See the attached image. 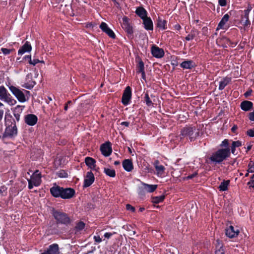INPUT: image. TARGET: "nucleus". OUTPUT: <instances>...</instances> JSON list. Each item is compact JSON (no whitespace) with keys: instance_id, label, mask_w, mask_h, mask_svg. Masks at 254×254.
Returning a JSON list of instances; mask_svg holds the SVG:
<instances>
[{"instance_id":"nucleus-1","label":"nucleus","mask_w":254,"mask_h":254,"mask_svg":"<svg viewBox=\"0 0 254 254\" xmlns=\"http://www.w3.org/2000/svg\"><path fill=\"white\" fill-rule=\"evenodd\" d=\"M4 122L5 128L1 136L2 139L5 138H13L16 137L18 134V129L15 120L9 111L5 112Z\"/></svg>"},{"instance_id":"nucleus-2","label":"nucleus","mask_w":254,"mask_h":254,"mask_svg":"<svg viewBox=\"0 0 254 254\" xmlns=\"http://www.w3.org/2000/svg\"><path fill=\"white\" fill-rule=\"evenodd\" d=\"M230 156V148H220L212 153L209 157L208 164L217 165L221 164Z\"/></svg>"},{"instance_id":"nucleus-3","label":"nucleus","mask_w":254,"mask_h":254,"mask_svg":"<svg viewBox=\"0 0 254 254\" xmlns=\"http://www.w3.org/2000/svg\"><path fill=\"white\" fill-rule=\"evenodd\" d=\"M51 214L56 221V224L63 225L66 226L69 225L72 220L69 215L62 210L56 209L52 208Z\"/></svg>"},{"instance_id":"nucleus-4","label":"nucleus","mask_w":254,"mask_h":254,"mask_svg":"<svg viewBox=\"0 0 254 254\" xmlns=\"http://www.w3.org/2000/svg\"><path fill=\"white\" fill-rule=\"evenodd\" d=\"M199 135L198 129L196 131V128L194 126H186L181 130L180 134V138H189L190 141H193L196 139L197 137Z\"/></svg>"},{"instance_id":"nucleus-5","label":"nucleus","mask_w":254,"mask_h":254,"mask_svg":"<svg viewBox=\"0 0 254 254\" xmlns=\"http://www.w3.org/2000/svg\"><path fill=\"white\" fill-rule=\"evenodd\" d=\"M0 100H3L11 105H15L17 102L3 85L0 86Z\"/></svg>"},{"instance_id":"nucleus-6","label":"nucleus","mask_w":254,"mask_h":254,"mask_svg":"<svg viewBox=\"0 0 254 254\" xmlns=\"http://www.w3.org/2000/svg\"><path fill=\"white\" fill-rule=\"evenodd\" d=\"M122 26L126 32L128 38L132 39L134 38L133 27L129 22V19L126 16L123 18Z\"/></svg>"},{"instance_id":"nucleus-7","label":"nucleus","mask_w":254,"mask_h":254,"mask_svg":"<svg viewBox=\"0 0 254 254\" xmlns=\"http://www.w3.org/2000/svg\"><path fill=\"white\" fill-rule=\"evenodd\" d=\"M132 96L131 88L130 86H127L124 91L122 103L124 106H127L131 102Z\"/></svg>"},{"instance_id":"nucleus-8","label":"nucleus","mask_w":254,"mask_h":254,"mask_svg":"<svg viewBox=\"0 0 254 254\" xmlns=\"http://www.w3.org/2000/svg\"><path fill=\"white\" fill-rule=\"evenodd\" d=\"M9 89L20 102L23 103L26 101L24 93L19 89L11 85L9 86Z\"/></svg>"},{"instance_id":"nucleus-9","label":"nucleus","mask_w":254,"mask_h":254,"mask_svg":"<svg viewBox=\"0 0 254 254\" xmlns=\"http://www.w3.org/2000/svg\"><path fill=\"white\" fill-rule=\"evenodd\" d=\"M75 194V191L73 189L63 187L60 197L64 199H69L74 197Z\"/></svg>"},{"instance_id":"nucleus-10","label":"nucleus","mask_w":254,"mask_h":254,"mask_svg":"<svg viewBox=\"0 0 254 254\" xmlns=\"http://www.w3.org/2000/svg\"><path fill=\"white\" fill-rule=\"evenodd\" d=\"M151 53L153 57L161 59L164 56L165 52L162 48L158 47L156 45H153L151 47Z\"/></svg>"},{"instance_id":"nucleus-11","label":"nucleus","mask_w":254,"mask_h":254,"mask_svg":"<svg viewBox=\"0 0 254 254\" xmlns=\"http://www.w3.org/2000/svg\"><path fill=\"white\" fill-rule=\"evenodd\" d=\"M100 151L102 154L105 157L109 156L112 152L111 143L109 141L106 142L101 144Z\"/></svg>"},{"instance_id":"nucleus-12","label":"nucleus","mask_w":254,"mask_h":254,"mask_svg":"<svg viewBox=\"0 0 254 254\" xmlns=\"http://www.w3.org/2000/svg\"><path fill=\"white\" fill-rule=\"evenodd\" d=\"M95 177L91 171L87 172L85 177L83 187L86 188L90 187L94 182Z\"/></svg>"},{"instance_id":"nucleus-13","label":"nucleus","mask_w":254,"mask_h":254,"mask_svg":"<svg viewBox=\"0 0 254 254\" xmlns=\"http://www.w3.org/2000/svg\"><path fill=\"white\" fill-rule=\"evenodd\" d=\"M100 28L102 30V31L105 32L108 36L112 39H115L116 37V34L114 32V31L109 27L108 24L104 22H102L100 25Z\"/></svg>"},{"instance_id":"nucleus-14","label":"nucleus","mask_w":254,"mask_h":254,"mask_svg":"<svg viewBox=\"0 0 254 254\" xmlns=\"http://www.w3.org/2000/svg\"><path fill=\"white\" fill-rule=\"evenodd\" d=\"M42 175L38 170H36L29 180L33 183L35 187H38L41 183Z\"/></svg>"},{"instance_id":"nucleus-15","label":"nucleus","mask_w":254,"mask_h":254,"mask_svg":"<svg viewBox=\"0 0 254 254\" xmlns=\"http://www.w3.org/2000/svg\"><path fill=\"white\" fill-rule=\"evenodd\" d=\"M24 121L27 125L33 126L37 123L38 118L34 114H28L25 116Z\"/></svg>"},{"instance_id":"nucleus-16","label":"nucleus","mask_w":254,"mask_h":254,"mask_svg":"<svg viewBox=\"0 0 254 254\" xmlns=\"http://www.w3.org/2000/svg\"><path fill=\"white\" fill-rule=\"evenodd\" d=\"M63 187H61L56 184L50 189L51 195L54 197H60Z\"/></svg>"},{"instance_id":"nucleus-17","label":"nucleus","mask_w":254,"mask_h":254,"mask_svg":"<svg viewBox=\"0 0 254 254\" xmlns=\"http://www.w3.org/2000/svg\"><path fill=\"white\" fill-rule=\"evenodd\" d=\"M154 166L156 171L158 177H162L164 175L165 168L162 165L160 164L158 160H156L154 163Z\"/></svg>"},{"instance_id":"nucleus-18","label":"nucleus","mask_w":254,"mask_h":254,"mask_svg":"<svg viewBox=\"0 0 254 254\" xmlns=\"http://www.w3.org/2000/svg\"><path fill=\"white\" fill-rule=\"evenodd\" d=\"M59 248L57 244H53L49 246L41 254H59Z\"/></svg>"},{"instance_id":"nucleus-19","label":"nucleus","mask_w":254,"mask_h":254,"mask_svg":"<svg viewBox=\"0 0 254 254\" xmlns=\"http://www.w3.org/2000/svg\"><path fill=\"white\" fill-rule=\"evenodd\" d=\"M142 23L145 30L147 31H153V23L152 19L150 17H147L144 19H143Z\"/></svg>"},{"instance_id":"nucleus-20","label":"nucleus","mask_w":254,"mask_h":254,"mask_svg":"<svg viewBox=\"0 0 254 254\" xmlns=\"http://www.w3.org/2000/svg\"><path fill=\"white\" fill-rule=\"evenodd\" d=\"M180 66L183 69H191L196 67V64L192 60H185L180 64Z\"/></svg>"},{"instance_id":"nucleus-21","label":"nucleus","mask_w":254,"mask_h":254,"mask_svg":"<svg viewBox=\"0 0 254 254\" xmlns=\"http://www.w3.org/2000/svg\"><path fill=\"white\" fill-rule=\"evenodd\" d=\"M254 106V104L252 102L245 100L242 101L240 104L241 109L245 112L250 111L253 109Z\"/></svg>"},{"instance_id":"nucleus-22","label":"nucleus","mask_w":254,"mask_h":254,"mask_svg":"<svg viewBox=\"0 0 254 254\" xmlns=\"http://www.w3.org/2000/svg\"><path fill=\"white\" fill-rule=\"evenodd\" d=\"M239 233L238 230L235 231L234 228L232 226H230L225 230L226 235L230 238L236 237Z\"/></svg>"},{"instance_id":"nucleus-23","label":"nucleus","mask_w":254,"mask_h":254,"mask_svg":"<svg viewBox=\"0 0 254 254\" xmlns=\"http://www.w3.org/2000/svg\"><path fill=\"white\" fill-rule=\"evenodd\" d=\"M167 21L163 19L161 17L158 16L156 19V25L159 29L164 30L167 29Z\"/></svg>"},{"instance_id":"nucleus-24","label":"nucleus","mask_w":254,"mask_h":254,"mask_svg":"<svg viewBox=\"0 0 254 254\" xmlns=\"http://www.w3.org/2000/svg\"><path fill=\"white\" fill-rule=\"evenodd\" d=\"M215 254H226L223 244L219 239L216 241Z\"/></svg>"},{"instance_id":"nucleus-25","label":"nucleus","mask_w":254,"mask_h":254,"mask_svg":"<svg viewBox=\"0 0 254 254\" xmlns=\"http://www.w3.org/2000/svg\"><path fill=\"white\" fill-rule=\"evenodd\" d=\"M230 15L228 13L225 14L218 23L216 30L218 31L219 29H225L226 28L224 27V26L225 24L228 21Z\"/></svg>"},{"instance_id":"nucleus-26","label":"nucleus","mask_w":254,"mask_h":254,"mask_svg":"<svg viewBox=\"0 0 254 254\" xmlns=\"http://www.w3.org/2000/svg\"><path fill=\"white\" fill-rule=\"evenodd\" d=\"M135 13L139 16L142 20L147 16V11L142 6H138L136 8L135 11Z\"/></svg>"},{"instance_id":"nucleus-27","label":"nucleus","mask_w":254,"mask_h":254,"mask_svg":"<svg viewBox=\"0 0 254 254\" xmlns=\"http://www.w3.org/2000/svg\"><path fill=\"white\" fill-rule=\"evenodd\" d=\"M123 167L126 171L131 172L133 169V165L131 160L125 159L122 163Z\"/></svg>"},{"instance_id":"nucleus-28","label":"nucleus","mask_w":254,"mask_h":254,"mask_svg":"<svg viewBox=\"0 0 254 254\" xmlns=\"http://www.w3.org/2000/svg\"><path fill=\"white\" fill-rule=\"evenodd\" d=\"M32 47L29 42L26 41L25 44L19 49L18 55H22L25 52H29L31 51Z\"/></svg>"},{"instance_id":"nucleus-29","label":"nucleus","mask_w":254,"mask_h":254,"mask_svg":"<svg viewBox=\"0 0 254 254\" xmlns=\"http://www.w3.org/2000/svg\"><path fill=\"white\" fill-rule=\"evenodd\" d=\"M85 163L91 169L95 170L96 160L90 157H86L85 158Z\"/></svg>"},{"instance_id":"nucleus-30","label":"nucleus","mask_w":254,"mask_h":254,"mask_svg":"<svg viewBox=\"0 0 254 254\" xmlns=\"http://www.w3.org/2000/svg\"><path fill=\"white\" fill-rule=\"evenodd\" d=\"M231 78L228 77H224L220 82L219 90H222L231 82Z\"/></svg>"},{"instance_id":"nucleus-31","label":"nucleus","mask_w":254,"mask_h":254,"mask_svg":"<svg viewBox=\"0 0 254 254\" xmlns=\"http://www.w3.org/2000/svg\"><path fill=\"white\" fill-rule=\"evenodd\" d=\"M230 180H224L218 187L220 191H224L228 190V187L230 184Z\"/></svg>"},{"instance_id":"nucleus-32","label":"nucleus","mask_w":254,"mask_h":254,"mask_svg":"<svg viewBox=\"0 0 254 254\" xmlns=\"http://www.w3.org/2000/svg\"><path fill=\"white\" fill-rule=\"evenodd\" d=\"M85 224L83 221H80L79 222H77L74 228L75 234H76L77 233L83 230L85 228Z\"/></svg>"},{"instance_id":"nucleus-33","label":"nucleus","mask_w":254,"mask_h":254,"mask_svg":"<svg viewBox=\"0 0 254 254\" xmlns=\"http://www.w3.org/2000/svg\"><path fill=\"white\" fill-rule=\"evenodd\" d=\"M144 185V189L146 190L147 192H152L155 190L157 188L156 185H148L143 183Z\"/></svg>"},{"instance_id":"nucleus-34","label":"nucleus","mask_w":254,"mask_h":254,"mask_svg":"<svg viewBox=\"0 0 254 254\" xmlns=\"http://www.w3.org/2000/svg\"><path fill=\"white\" fill-rule=\"evenodd\" d=\"M144 64L141 59H139L138 63L136 65V73H140L144 71Z\"/></svg>"},{"instance_id":"nucleus-35","label":"nucleus","mask_w":254,"mask_h":254,"mask_svg":"<svg viewBox=\"0 0 254 254\" xmlns=\"http://www.w3.org/2000/svg\"><path fill=\"white\" fill-rule=\"evenodd\" d=\"M197 34H198V31L196 29H192L191 30L190 33L186 37L185 39L187 41H190L194 38Z\"/></svg>"},{"instance_id":"nucleus-36","label":"nucleus","mask_w":254,"mask_h":254,"mask_svg":"<svg viewBox=\"0 0 254 254\" xmlns=\"http://www.w3.org/2000/svg\"><path fill=\"white\" fill-rule=\"evenodd\" d=\"M143 99H144V102L145 103L146 106H147L148 107L153 106V103L152 101H151V100L150 99V98L149 96V94H148V92H146L144 94Z\"/></svg>"},{"instance_id":"nucleus-37","label":"nucleus","mask_w":254,"mask_h":254,"mask_svg":"<svg viewBox=\"0 0 254 254\" xmlns=\"http://www.w3.org/2000/svg\"><path fill=\"white\" fill-rule=\"evenodd\" d=\"M165 199V195H162L160 196H153L151 198V201L153 203L158 204L160 202L163 201Z\"/></svg>"},{"instance_id":"nucleus-38","label":"nucleus","mask_w":254,"mask_h":254,"mask_svg":"<svg viewBox=\"0 0 254 254\" xmlns=\"http://www.w3.org/2000/svg\"><path fill=\"white\" fill-rule=\"evenodd\" d=\"M104 173L108 176L110 177H115L116 176V171L114 169L110 168H104Z\"/></svg>"},{"instance_id":"nucleus-39","label":"nucleus","mask_w":254,"mask_h":254,"mask_svg":"<svg viewBox=\"0 0 254 254\" xmlns=\"http://www.w3.org/2000/svg\"><path fill=\"white\" fill-rule=\"evenodd\" d=\"M36 82L34 80H30L27 83H25L23 85H22V87L28 89H31L33 88V87L35 85Z\"/></svg>"},{"instance_id":"nucleus-40","label":"nucleus","mask_w":254,"mask_h":254,"mask_svg":"<svg viewBox=\"0 0 254 254\" xmlns=\"http://www.w3.org/2000/svg\"><path fill=\"white\" fill-rule=\"evenodd\" d=\"M24 108V106L17 105L12 110L13 113L21 114Z\"/></svg>"},{"instance_id":"nucleus-41","label":"nucleus","mask_w":254,"mask_h":254,"mask_svg":"<svg viewBox=\"0 0 254 254\" xmlns=\"http://www.w3.org/2000/svg\"><path fill=\"white\" fill-rule=\"evenodd\" d=\"M57 175L60 178H67L68 177L67 173L64 170H61L57 172Z\"/></svg>"},{"instance_id":"nucleus-42","label":"nucleus","mask_w":254,"mask_h":254,"mask_svg":"<svg viewBox=\"0 0 254 254\" xmlns=\"http://www.w3.org/2000/svg\"><path fill=\"white\" fill-rule=\"evenodd\" d=\"M241 20L242 21H244L243 25L245 27H249L251 25V22L249 20V16L247 18H243V16H241Z\"/></svg>"},{"instance_id":"nucleus-43","label":"nucleus","mask_w":254,"mask_h":254,"mask_svg":"<svg viewBox=\"0 0 254 254\" xmlns=\"http://www.w3.org/2000/svg\"><path fill=\"white\" fill-rule=\"evenodd\" d=\"M7 193V188L2 185L0 187V195H5Z\"/></svg>"},{"instance_id":"nucleus-44","label":"nucleus","mask_w":254,"mask_h":254,"mask_svg":"<svg viewBox=\"0 0 254 254\" xmlns=\"http://www.w3.org/2000/svg\"><path fill=\"white\" fill-rule=\"evenodd\" d=\"M221 147H224V148H230L229 146V140L227 139H225L223 140L221 143L220 144Z\"/></svg>"},{"instance_id":"nucleus-45","label":"nucleus","mask_w":254,"mask_h":254,"mask_svg":"<svg viewBox=\"0 0 254 254\" xmlns=\"http://www.w3.org/2000/svg\"><path fill=\"white\" fill-rule=\"evenodd\" d=\"M146 192H147V191L144 189V185L142 184V186L139 187L138 189V194L141 196H143L145 195Z\"/></svg>"},{"instance_id":"nucleus-46","label":"nucleus","mask_w":254,"mask_h":254,"mask_svg":"<svg viewBox=\"0 0 254 254\" xmlns=\"http://www.w3.org/2000/svg\"><path fill=\"white\" fill-rule=\"evenodd\" d=\"M248 172L250 173L254 172V162H251L248 165Z\"/></svg>"},{"instance_id":"nucleus-47","label":"nucleus","mask_w":254,"mask_h":254,"mask_svg":"<svg viewBox=\"0 0 254 254\" xmlns=\"http://www.w3.org/2000/svg\"><path fill=\"white\" fill-rule=\"evenodd\" d=\"M248 185L254 189V174L251 177V180L248 183Z\"/></svg>"},{"instance_id":"nucleus-48","label":"nucleus","mask_w":254,"mask_h":254,"mask_svg":"<svg viewBox=\"0 0 254 254\" xmlns=\"http://www.w3.org/2000/svg\"><path fill=\"white\" fill-rule=\"evenodd\" d=\"M126 209L128 211H130L132 212H134L135 210V207L132 206L129 204H127L126 205Z\"/></svg>"},{"instance_id":"nucleus-49","label":"nucleus","mask_w":254,"mask_h":254,"mask_svg":"<svg viewBox=\"0 0 254 254\" xmlns=\"http://www.w3.org/2000/svg\"><path fill=\"white\" fill-rule=\"evenodd\" d=\"M232 144L234 145L236 148L239 147L242 145V142L240 140L233 141Z\"/></svg>"},{"instance_id":"nucleus-50","label":"nucleus","mask_w":254,"mask_h":254,"mask_svg":"<svg viewBox=\"0 0 254 254\" xmlns=\"http://www.w3.org/2000/svg\"><path fill=\"white\" fill-rule=\"evenodd\" d=\"M1 50L2 52L3 53V54L5 55L9 54L12 51V50H11V49H8L4 48H1Z\"/></svg>"},{"instance_id":"nucleus-51","label":"nucleus","mask_w":254,"mask_h":254,"mask_svg":"<svg viewBox=\"0 0 254 254\" xmlns=\"http://www.w3.org/2000/svg\"><path fill=\"white\" fill-rule=\"evenodd\" d=\"M247 134L250 137H254V128L253 129H250L247 131Z\"/></svg>"},{"instance_id":"nucleus-52","label":"nucleus","mask_w":254,"mask_h":254,"mask_svg":"<svg viewBox=\"0 0 254 254\" xmlns=\"http://www.w3.org/2000/svg\"><path fill=\"white\" fill-rule=\"evenodd\" d=\"M40 63H44V62L43 61H40L38 59H33V60H31V63H29V64H32L34 66L37 64Z\"/></svg>"},{"instance_id":"nucleus-53","label":"nucleus","mask_w":254,"mask_h":254,"mask_svg":"<svg viewBox=\"0 0 254 254\" xmlns=\"http://www.w3.org/2000/svg\"><path fill=\"white\" fill-rule=\"evenodd\" d=\"M253 92V90L251 88H249L245 93L244 96L246 98H248L249 96H251Z\"/></svg>"},{"instance_id":"nucleus-54","label":"nucleus","mask_w":254,"mask_h":254,"mask_svg":"<svg viewBox=\"0 0 254 254\" xmlns=\"http://www.w3.org/2000/svg\"><path fill=\"white\" fill-rule=\"evenodd\" d=\"M94 241L97 243H100L102 242V239L100 238L99 236H94Z\"/></svg>"},{"instance_id":"nucleus-55","label":"nucleus","mask_w":254,"mask_h":254,"mask_svg":"<svg viewBox=\"0 0 254 254\" xmlns=\"http://www.w3.org/2000/svg\"><path fill=\"white\" fill-rule=\"evenodd\" d=\"M218 3L221 6H225L227 5L226 0H218Z\"/></svg>"},{"instance_id":"nucleus-56","label":"nucleus","mask_w":254,"mask_h":254,"mask_svg":"<svg viewBox=\"0 0 254 254\" xmlns=\"http://www.w3.org/2000/svg\"><path fill=\"white\" fill-rule=\"evenodd\" d=\"M27 181H28V189L29 190L32 189L33 188V187L34 186V185H33V183L29 179L27 180Z\"/></svg>"},{"instance_id":"nucleus-57","label":"nucleus","mask_w":254,"mask_h":254,"mask_svg":"<svg viewBox=\"0 0 254 254\" xmlns=\"http://www.w3.org/2000/svg\"><path fill=\"white\" fill-rule=\"evenodd\" d=\"M249 119L252 121H254V110L249 114Z\"/></svg>"},{"instance_id":"nucleus-58","label":"nucleus","mask_w":254,"mask_h":254,"mask_svg":"<svg viewBox=\"0 0 254 254\" xmlns=\"http://www.w3.org/2000/svg\"><path fill=\"white\" fill-rule=\"evenodd\" d=\"M13 116L15 117L14 120H15V122H18L19 121V120H20V115L21 114H16V113H13Z\"/></svg>"},{"instance_id":"nucleus-59","label":"nucleus","mask_w":254,"mask_h":254,"mask_svg":"<svg viewBox=\"0 0 254 254\" xmlns=\"http://www.w3.org/2000/svg\"><path fill=\"white\" fill-rule=\"evenodd\" d=\"M250 12V11H249L247 9H245L244 11V14L242 15L241 16H243V18H247L248 16H249Z\"/></svg>"},{"instance_id":"nucleus-60","label":"nucleus","mask_w":254,"mask_h":254,"mask_svg":"<svg viewBox=\"0 0 254 254\" xmlns=\"http://www.w3.org/2000/svg\"><path fill=\"white\" fill-rule=\"evenodd\" d=\"M23 59L24 60H25L26 61H28V63H31V55H26L24 57Z\"/></svg>"},{"instance_id":"nucleus-61","label":"nucleus","mask_w":254,"mask_h":254,"mask_svg":"<svg viewBox=\"0 0 254 254\" xmlns=\"http://www.w3.org/2000/svg\"><path fill=\"white\" fill-rule=\"evenodd\" d=\"M236 148L235 147V146L232 144L231 148H230V153H232L233 154H235Z\"/></svg>"},{"instance_id":"nucleus-62","label":"nucleus","mask_w":254,"mask_h":254,"mask_svg":"<svg viewBox=\"0 0 254 254\" xmlns=\"http://www.w3.org/2000/svg\"><path fill=\"white\" fill-rule=\"evenodd\" d=\"M113 235V234L112 233L106 232L104 234V236L106 238L109 239Z\"/></svg>"},{"instance_id":"nucleus-63","label":"nucleus","mask_w":254,"mask_h":254,"mask_svg":"<svg viewBox=\"0 0 254 254\" xmlns=\"http://www.w3.org/2000/svg\"><path fill=\"white\" fill-rule=\"evenodd\" d=\"M226 40H227V43H229L232 47H234L237 45V43H234L232 42L231 40L229 39V38H227Z\"/></svg>"},{"instance_id":"nucleus-64","label":"nucleus","mask_w":254,"mask_h":254,"mask_svg":"<svg viewBox=\"0 0 254 254\" xmlns=\"http://www.w3.org/2000/svg\"><path fill=\"white\" fill-rule=\"evenodd\" d=\"M197 175V173L195 172L191 175H189L187 177V178L188 179H191L193 178L194 177H195Z\"/></svg>"}]
</instances>
